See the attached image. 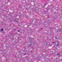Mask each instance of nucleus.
<instances>
[{"mask_svg": "<svg viewBox=\"0 0 62 62\" xmlns=\"http://www.w3.org/2000/svg\"><path fill=\"white\" fill-rule=\"evenodd\" d=\"M3 29H1V31H3Z\"/></svg>", "mask_w": 62, "mask_h": 62, "instance_id": "nucleus-1", "label": "nucleus"}, {"mask_svg": "<svg viewBox=\"0 0 62 62\" xmlns=\"http://www.w3.org/2000/svg\"><path fill=\"white\" fill-rule=\"evenodd\" d=\"M59 54H60L59 53H58L57 54V55H59Z\"/></svg>", "mask_w": 62, "mask_h": 62, "instance_id": "nucleus-2", "label": "nucleus"}, {"mask_svg": "<svg viewBox=\"0 0 62 62\" xmlns=\"http://www.w3.org/2000/svg\"><path fill=\"white\" fill-rule=\"evenodd\" d=\"M58 45H59V44H57L56 45H57V47L58 46Z\"/></svg>", "mask_w": 62, "mask_h": 62, "instance_id": "nucleus-3", "label": "nucleus"}, {"mask_svg": "<svg viewBox=\"0 0 62 62\" xmlns=\"http://www.w3.org/2000/svg\"><path fill=\"white\" fill-rule=\"evenodd\" d=\"M55 43V42H53V43Z\"/></svg>", "mask_w": 62, "mask_h": 62, "instance_id": "nucleus-4", "label": "nucleus"}, {"mask_svg": "<svg viewBox=\"0 0 62 62\" xmlns=\"http://www.w3.org/2000/svg\"><path fill=\"white\" fill-rule=\"evenodd\" d=\"M18 32H20V30L18 31Z\"/></svg>", "mask_w": 62, "mask_h": 62, "instance_id": "nucleus-5", "label": "nucleus"}, {"mask_svg": "<svg viewBox=\"0 0 62 62\" xmlns=\"http://www.w3.org/2000/svg\"><path fill=\"white\" fill-rule=\"evenodd\" d=\"M58 43H59V42H58Z\"/></svg>", "mask_w": 62, "mask_h": 62, "instance_id": "nucleus-6", "label": "nucleus"}, {"mask_svg": "<svg viewBox=\"0 0 62 62\" xmlns=\"http://www.w3.org/2000/svg\"><path fill=\"white\" fill-rule=\"evenodd\" d=\"M55 38V39H57V38Z\"/></svg>", "mask_w": 62, "mask_h": 62, "instance_id": "nucleus-7", "label": "nucleus"}, {"mask_svg": "<svg viewBox=\"0 0 62 62\" xmlns=\"http://www.w3.org/2000/svg\"><path fill=\"white\" fill-rule=\"evenodd\" d=\"M55 0H53V1H55Z\"/></svg>", "mask_w": 62, "mask_h": 62, "instance_id": "nucleus-8", "label": "nucleus"}, {"mask_svg": "<svg viewBox=\"0 0 62 62\" xmlns=\"http://www.w3.org/2000/svg\"><path fill=\"white\" fill-rule=\"evenodd\" d=\"M25 55V54H24V55Z\"/></svg>", "mask_w": 62, "mask_h": 62, "instance_id": "nucleus-9", "label": "nucleus"}]
</instances>
